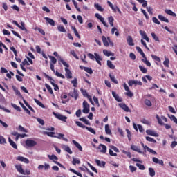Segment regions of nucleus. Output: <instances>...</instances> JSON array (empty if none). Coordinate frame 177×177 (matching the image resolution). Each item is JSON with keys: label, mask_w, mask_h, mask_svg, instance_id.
I'll list each match as a JSON object with an SVG mask.
<instances>
[{"label": "nucleus", "mask_w": 177, "mask_h": 177, "mask_svg": "<svg viewBox=\"0 0 177 177\" xmlns=\"http://www.w3.org/2000/svg\"><path fill=\"white\" fill-rule=\"evenodd\" d=\"M156 118L158 121V123L159 124V125H164L165 128L166 129H171V125L168 124H165L162 121H164L165 122H168V119H167V118L164 115H162L160 118L158 115H156Z\"/></svg>", "instance_id": "1"}, {"label": "nucleus", "mask_w": 177, "mask_h": 177, "mask_svg": "<svg viewBox=\"0 0 177 177\" xmlns=\"http://www.w3.org/2000/svg\"><path fill=\"white\" fill-rule=\"evenodd\" d=\"M88 57H89V59H91V60H95L100 66H102L101 62H102V60H103V58H102V57H100V55L99 54L95 53L94 55H93V54H92V53H88Z\"/></svg>", "instance_id": "2"}, {"label": "nucleus", "mask_w": 177, "mask_h": 177, "mask_svg": "<svg viewBox=\"0 0 177 177\" xmlns=\"http://www.w3.org/2000/svg\"><path fill=\"white\" fill-rule=\"evenodd\" d=\"M141 146L143 147L145 153H146V150H147L149 153H151V154H153V156H157V152L156 151L151 149L150 147H147V145H145L143 142H141Z\"/></svg>", "instance_id": "3"}, {"label": "nucleus", "mask_w": 177, "mask_h": 177, "mask_svg": "<svg viewBox=\"0 0 177 177\" xmlns=\"http://www.w3.org/2000/svg\"><path fill=\"white\" fill-rule=\"evenodd\" d=\"M25 145L28 147H34V146H37L36 141L31 140V139H27L25 142Z\"/></svg>", "instance_id": "4"}, {"label": "nucleus", "mask_w": 177, "mask_h": 177, "mask_svg": "<svg viewBox=\"0 0 177 177\" xmlns=\"http://www.w3.org/2000/svg\"><path fill=\"white\" fill-rule=\"evenodd\" d=\"M95 17L97 19H98V20L100 21L101 23H102V24L104 26V27H109V24H107V23H106V21H104V18L103 17H102V15H100L99 13H95Z\"/></svg>", "instance_id": "5"}, {"label": "nucleus", "mask_w": 177, "mask_h": 177, "mask_svg": "<svg viewBox=\"0 0 177 177\" xmlns=\"http://www.w3.org/2000/svg\"><path fill=\"white\" fill-rule=\"evenodd\" d=\"M82 113H84V114H88L89 113V104H88L86 101L83 102Z\"/></svg>", "instance_id": "6"}, {"label": "nucleus", "mask_w": 177, "mask_h": 177, "mask_svg": "<svg viewBox=\"0 0 177 177\" xmlns=\"http://www.w3.org/2000/svg\"><path fill=\"white\" fill-rule=\"evenodd\" d=\"M16 160L17 161H21V162H24L25 164H30V160L27 158L23 156H18Z\"/></svg>", "instance_id": "7"}, {"label": "nucleus", "mask_w": 177, "mask_h": 177, "mask_svg": "<svg viewBox=\"0 0 177 177\" xmlns=\"http://www.w3.org/2000/svg\"><path fill=\"white\" fill-rule=\"evenodd\" d=\"M139 33L140 34L143 39L147 41V42H150V39H149V37H147V34H146V32H145V30H140Z\"/></svg>", "instance_id": "8"}, {"label": "nucleus", "mask_w": 177, "mask_h": 177, "mask_svg": "<svg viewBox=\"0 0 177 177\" xmlns=\"http://www.w3.org/2000/svg\"><path fill=\"white\" fill-rule=\"evenodd\" d=\"M56 118L60 120V121H64V122H67V117L64 116L60 113L55 114Z\"/></svg>", "instance_id": "9"}, {"label": "nucleus", "mask_w": 177, "mask_h": 177, "mask_svg": "<svg viewBox=\"0 0 177 177\" xmlns=\"http://www.w3.org/2000/svg\"><path fill=\"white\" fill-rule=\"evenodd\" d=\"M65 77H66L68 80H71V78H73V73H71V71H70L68 68H65Z\"/></svg>", "instance_id": "10"}, {"label": "nucleus", "mask_w": 177, "mask_h": 177, "mask_svg": "<svg viewBox=\"0 0 177 177\" xmlns=\"http://www.w3.org/2000/svg\"><path fill=\"white\" fill-rule=\"evenodd\" d=\"M61 100L63 104H66L68 102H70V99H68V97L66 94L61 95Z\"/></svg>", "instance_id": "11"}, {"label": "nucleus", "mask_w": 177, "mask_h": 177, "mask_svg": "<svg viewBox=\"0 0 177 177\" xmlns=\"http://www.w3.org/2000/svg\"><path fill=\"white\" fill-rule=\"evenodd\" d=\"M153 162L155 164H159V165H161L162 167H164V161L162 160H160L156 157H153L152 158Z\"/></svg>", "instance_id": "12"}, {"label": "nucleus", "mask_w": 177, "mask_h": 177, "mask_svg": "<svg viewBox=\"0 0 177 177\" xmlns=\"http://www.w3.org/2000/svg\"><path fill=\"white\" fill-rule=\"evenodd\" d=\"M98 150H100L101 153H105L107 151V147L103 144H100L98 146Z\"/></svg>", "instance_id": "13"}, {"label": "nucleus", "mask_w": 177, "mask_h": 177, "mask_svg": "<svg viewBox=\"0 0 177 177\" xmlns=\"http://www.w3.org/2000/svg\"><path fill=\"white\" fill-rule=\"evenodd\" d=\"M119 107L122 109V110L126 111V113H129V111H131V110H129V107H128L125 103L119 104Z\"/></svg>", "instance_id": "14"}, {"label": "nucleus", "mask_w": 177, "mask_h": 177, "mask_svg": "<svg viewBox=\"0 0 177 177\" xmlns=\"http://www.w3.org/2000/svg\"><path fill=\"white\" fill-rule=\"evenodd\" d=\"M69 96L74 97L75 100H77V99H78V91H77L75 88L73 89V92L69 93Z\"/></svg>", "instance_id": "15"}, {"label": "nucleus", "mask_w": 177, "mask_h": 177, "mask_svg": "<svg viewBox=\"0 0 177 177\" xmlns=\"http://www.w3.org/2000/svg\"><path fill=\"white\" fill-rule=\"evenodd\" d=\"M131 150H133V151H136L137 153H139L140 154H145V152L141 151H140V149L138 148V146L131 145Z\"/></svg>", "instance_id": "16"}, {"label": "nucleus", "mask_w": 177, "mask_h": 177, "mask_svg": "<svg viewBox=\"0 0 177 177\" xmlns=\"http://www.w3.org/2000/svg\"><path fill=\"white\" fill-rule=\"evenodd\" d=\"M127 44L129 46H134L135 43H133V39H132L131 36H128L127 38Z\"/></svg>", "instance_id": "17"}, {"label": "nucleus", "mask_w": 177, "mask_h": 177, "mask_svg": "<svg viewBox=\"0 0 177 177\" xmlns=\"http://www.w3.org/2000/svg\"><path fill=\"white\" fill-rule=\"evenodd\" d=\"M72 142L75 146V147H77V149H78V150L80 151H82V146H81V145H80V143H78V142H77L75 140H73L72 141Z\"/></svg>", "instance_id": "18"}, {"label": "nucleus", "mask_w": 177, "mask_h": 177, "mask_svg": "<svg viewBox=\"0 0 177 177\" xmlns=\"http://www.w3.org/2000/svg\"><path fill=\"white\" fill-rule=\"evenodd\" d=\"M44 135H47V136H50V138H56V133L51 131H44Z\"/></svg>", "instance_id": "19"}, {"label": "nucleus", "mask_w": 177, "mask_h": 177, "mask_svg": "<svg viewBox=\"0 0 177 177\" xmlns=\"http://www.w3.org/2000/svg\"><path fill=\"white\" fill-rule=\"evenodd\" d=\"M44 19L47 21V23H48V24H50V26H52L53 27L55 26V20H53L48 17H46Z\"/></svg>", "instance_id": "20"}, {"label": "nucleus", "mask_w": 177, "mask_h": 177, "mask_svg": "<svg viewBox=\"0 0 177 177\" xmlns=\"http://www.w3.org/2000/svg\"><path fill=\"white\" fill-rule=\"evenodd\" d=\"M8 142H9L10 146H12V147H13V149H17V145L16 144V142H15L13 141V140H12V138H10V137L8 138Z\"/></svg>", "instance_id": "21"}, {"label": "nucleus", "mask_w": 177, "mask_h": 177, "mask_svg": "<svg viewBox=\"0 0 177 177\" xmlns=\"http://www.w3.org/2000/svg\"><path fill=\"white\" fill-rule=\"evenodd\" d=\"M146 133H147L150 136H158V134L156 133V131L150 129L147 130Z\"/></svg>", "instance_id": "22"}, {"label": "nucleus", "mask_w": 177, "mask_h": 177, "mask_svg": "<svg viewBox=\"0 0 177 177\" xmlns=\"http://www.w3.org/2000/svg\"><path fill=\"white\" fill-rule=\"evenodd\" d=\"M15 168L17 171L19 172V174L24 173V170L23 169V167L21 166V165H15Z\"/></svg>", "instance_id": "23"}, {"label": "nucleus", "mask_w": 177, "mask_h": 177, "mask_svg": "<svg viewBox=\"0 0 177 177\" xmlns=\"http://www.w3.org/2000/svg\"><path fill=\"white\" fill-rule=\"evenodd\" d=\"M112 95L117 102H122V99L120 98V96L115 91H112Z\"/></svg>", "instance_id": "24"}, {"label": "nucleus", "mask_w": 177, "mask_h": 177, "mask_svg": "<svg viewBox=\"0 0 177 177\" xmlns=\"http://www.w3.org/2000/svg\"><path fill=\"white\" fill-rule=\"evenodd\" d=\"M95 162L97 164V165H98V167H102V168H104V167H106V162L104 161H100L99 160H95Z\"/></svg>", "instance_id": "25"}, {"label": "nucleus", "mask_w": 177, "mask_h": 177, "mask_svg": "<svg viewBox=\"0 0 177 177\" xmlns=\"http://www.w3.org/2000/svg\"><path fill=\"white\" fill-rule=\"evenodd\" d=\"M44 77L46 78H47V80H49L51 85L55 84V80L53 78H52L50 76H49V75L46 74V73H44Z\"/></svg>", "instance_id": "26"}, {"label": "nucleus", "mask_w": 177, "mask_h": 177, "mask_svg": "<svg viewBox=\"0 0 177 177\" xmlns=\"http://www.w3.org/2000/svg\"><path fill=\"white\" fill-rule=\"evenodd\" d=\"M55 138H57V139H62L64 142H68V139L64 138V134L63 133H58Z\"/></svg>", "instance_id": "27"}, {"label": "nucleus", "mask_w": 177, "mask_h": 177, "mask_svg": "<svg viewBox=\"0 0 177 177\" xmlns=\"http://www.w3.org/2000/svg\"><path fill=\"white\" fill-rule=\"evenodd\" d=\"M136 50L138 52H139V53L141 55V56L143 57V59H146V55H145V53L143 52V50H142V48H140V47L137 46L136 48Z\"/></svg>", "instance_id": "28"}, {"label": "nucleus", "mask_w": 177, "mask_h": 177, "mask_svg": "<svg viewBox=\"0 0 177 177\" xmlns=\"http://www.w3.org/2000/svg\"><path fill=\"white\" fill-rule=\"evenodd\" d=\"M94 8L98 10V12H104V8H102V6L99 5V3H95L94 4Z\"/></svg>", "instance_id": "29"}, {"label": "nucleus", "mask_w": 177, "mask_h": 177, "mask_svg": "<svg viewBox=\"0 0 177 177\" xmlns=\"http://www.w3.org/2000/svg\"><path fill=\"white\" fill-rule=\"evenodd\" d=\"M158 18L159 19V20H160V21H165V23H169V20H168V19L165 18L162 15H159L158 16Z\"/></svg>", "instance_id": "30"}, {"label": "nucleus", "mask_w": 177, "mask_h": 177, "mask_svg": "<svg viewBox=\"0 0 177 177\" xmlns=\"http://www.w3.org/2000/svg\"><path fill=\"white\" fill-rule=\"evenodd\" d=\"M108 21L111 27H114V17L113 16H110L108 17Z\"/></svg>", "instance_id": "31"}, {"label": "nucleus", "mask_w": 177, "mask_h": 177, "mask_svg": "<svg viewBox=\"0 0 177 177\" xmlns=\"http://www.w3.org/2000/svg\"><path fill=\"white\" fill-rule=\"evenodd\" d=\"M165 12L167 13V15H169V16H173V17H176V14L171 10H165Z\"/></svg>", "instance_id": "32"}, {"label": "nucleus", "mask_w": 177, "mask_h": 177, "mask_svg": "<svg viewBox=\"0 0 177 177\" xmlns=\"http://www.w3.org/2000/svg\"><path fill=\"white\" fill-rule=\"evenodd\" d=\"M20 106L22 107V109L24 110V111H26V113L27 114H31V111H30V110H28V109H27V107H26V106H24V103H21L19 102Z\"/></svg>", "instance_id": "33"}, {"label": "nucleus", "mask_w": 177, "mask_h": 177, "mask_svg": "<svg viewBox=\"0 0 177 177\" xmlns=\"http://www.w3.org/2000/svg\"><path fill=\"white\" fill-rule=\"evenodd\" d=\"M48 157L49 158V160H51V161H53V162H55V161H57V160H59V158H57V156H56L55 155H48Z\"/></svg>", "instance_id": "34"}, {"label": "nucleus", "mask_w": 177, "mask_h": 177, "mask_svg": "<svg viewBox=\"0 0 177 177\" xmlns=\"http://www.w3.org/2000/svg\"><path fill=\"white\" fill-rule=\"evenodd\" d=\"M114 32H115L116 37H119L120 32H118V29H117V28H115V27H113L111 29V34L114 35Z\"/></svg>", "instance_id": "35"}, {"label": "nucleus", "mask_w": 177, "mask_h": 177, "mask_svg": "<svg viewBox=\"0 0 177 177\" xmlns=\"http://www.w3.org/2000/svg\"><path fill=\"white\" fill-rule=\"evenodd\" d=\"M103 53H104V55H105V56H107L108 57H109V56H114V53H111V51H109L107 50H104Z\"/></svg>", "instance_id": "36"}, {"label": "nucleus", "mask_w": 177, "mask_h": 177, "mask_svg": "<svg viewBox=\"0 0 177 177\" xmlns=\"http://www.w3.org/2000/svg\"><path fill=\"white\" fill-rule=\"evenodd\" d=\"M71 82L74 88H77V86H78V79H77V77H75L74 80H71Z\"/></svg>", "instance_id": "37"}, {"label": "nucleus", "mask_w": 177, "mask_h": 177, "mask_svg": "<svg viewBox=\"0 0 177 177\" xmlns=\"http://www.w3.org/2000/svg\"><path fill=\"white\" fill-rule=\"evenodd\" d=\"M107 66L111 70H114V68H115V66L114 64H113V62L110 60L107 61Z\"/></svg>", "instance_id": "38"}, {"label": "nucleus", "mask_w": 177, "mask_h": 177, "mask_svg": "<svg viewBox=\"0 0 177 177\" xmlns=\"http://www.w3.org/2000/svg\"><path fill=\"white\" fill-rule=\"evenodd\" d=\"M72 30H73L75 37H77V38H78L79 39H81V36H80V34L78 33V31L77 30V28H75V26L72 27Z\"/></svg>", "instance_id": "39"}, {"label": "nucleus", "mask_w": 177, "mask_h": 177, "mask_svg": "<svg viewBox=\"0 0 177 177\" xmlns=\"http://www.w3.org/2000/svg\"><path fill=\"white\" fill-rule=\"evenodd\" d=\"M102 39L104 46H109V39H107V38H106L105 36H102Z\"/></svg>", "instance_id": "40"}, {"label": "nucleus", "mask_w": 177, "mask_h": 177, "mask_svg": "<svg viewBox=\"0 0 177 177\" xmlns=\"http://www.w3.org/2000/svg\"><path fill=\"white\" fill-rule=\"evenodd\" d=\"M105 132L106 135H111V129H110L109 124L105 125Z\"/></svg>", "instance_id": "41"}, {"label": "nucleus", "mask_w": 177, "mask_h": 177, "mask_svg": "<svg viewBox=\"0 0 177 177\" xmlns=\"http://www.w3.org/2000/svg\"><path fill=\"white\" fill-rule=\"evenodd\" d=\"M64 150L66 151V153H68L69 154H73V151H71V149H70V147L67 145L64 146Z\"/></svg>", "instance_id": "42"}, {"label": "nucleus", "mask_w": 177, "mask_h": 177, "mask_svg": "<svg viewBox=\"0 0 177 177\" xmlns=\"http://www.w3.org/2000/svg\"><path fill=\"white\" fill-rule=\"evenodd\" d=\"M109 78L112 82L114 84H118V81L115 79V77L114 75H112L111 74H109Z\"/></svg>", "instance_id": "43"}, {"label": "nucleus", "mask_w": 177, "mask_h": 177, "mask_svg": "<svg viewBox=\"0 0 177 177\" xmlns=\"http://www.w3.org/2000/svg\"><path fill=\"white\" fill-rule=\"evenodd\" d=\"M49 59L51 61L50 64H56V63H57V59H56V57L53 56H49Z\"/></svg>", "instance_id": "44"}, {"label": "nucleus", "mask_w": 177, "mask_h": 177, "mask_svg": "<svg viewBox=\"0 0 177 177\" xmlns=\"http://www.w3.org/2000/svg\"><path fill=\"white\" fill-rule=\"evenodd\" d=\"M59 62L63 64V66L66 67V68H68V67H70V65L67 62H66V61H64L63 59L60 58Z\"/></svg>", "instance_id": "45"}, {"label": "nucleus", "mask_w": 177, "mask_h": 177, "mask_svg": "<svg viewBox=\"0 0 177 177\" xmlns=\"http://www.w3.org/2000/svg\"><path fill=\"white\" fill-rule=\"evenodd\" d=\"M34 101L35 102L36 104H38V106H39L40 107H42V109H45V105H44V104H42V102H41L37 98H35Z\"/></svg>", "instance_id": "46"}, {"label": "nucleus", "mask_w": 177, "mask_h": 177, "mask_svg": "<svg viewBox=\"0 0 177 177\" xmlns=\"http://www.w3.org/2000/svg\"><path fill=\"white\" fill-rule=\"evenodd\" d=\"M57 30H58V31H59V32H66V28H64V26H61V25L57 26Z\"/></svg>", "instance_id": "47"}, {"label": "nucleus", "mask_w": 177, "mask_h": 177, "mask_svg": "<svg viewBox=\"0 0 177 177\" xmlns=\"http://www.w3.org/2000/svg\"><path fill=\"white\" fill-rule=\"evenodd\" d=\"M149 172L150 176H151V177H153L156 175V171H154V169H153V167L149 168Z\"/></svg>", "instance_id": "48"}, {"label": "nucleus", "mask_w": 177, "mask_h": 177, "mask_svg": "<svg viewBox=\"0 0 177 177\" xmlns=\"http://www.w3.org/2000/svg\"><path fill=\"white\" fill-rule=\"evenodd\" d=\"M72 164L73 165H77V164H81V160H80V159H78V158H73Z\"/></svg>", "instance_id": "49"}, {"label": "nucleus", "mask_w": 177, "mask_h": 177, "mask_svg": "<svg viewBox=\"0 0 177 177\" xmlns=\"http://www.w3.org/2000/svg\"><path fill=\"white\" fill-rule=\"evenodd\" d=\"M151 35L152 37V38L154 39V41H156V42H160V38L158 37L157 35H156V33L152 32L151 33Z\"/></svg>", "instance_id": "50"}, {"label": "nucleus", "mask_w": 177, "mask_h": 177, "mask_svg": "<svg viewBox=\"0 0 177 177\" xmlns=\"http://www.w3.org/2000/svg\"><path fill=\"white\" fill-rule=\"evenodd\" d=\"M79 120H80V121L84 122L86 125H91V123L89 122V121L88 120H86L85 118V117L80 118Z\"/></svg>", "instance_id": "51"}, {"label": "nucleus", "mask_w": 177, "mask_h": 177, "mask_svg": "<svg viewBox=\"0 0 177 177\" xmlns=\"http://www.w3.org/2000/svg\"><path fill=\"white\" fill-rule=\"evenodd\" d=\"M45 86L46 89L48 91V92L50 93V95H53V90L52 89V87L49 86L48 84H45Z\"/></svg>", "instance_id": "52"}, {"label": "nucleus", "mask_w": 177, "mask_h": 177, "mask_svg": "<svg viewBox=\"0 0 177 177\" xmlns=\"http://www.w3.org/2000/svg\"><path fill=\"white\" fill-rule=\"evenodd\" d=\"M146 140H147V142H151V143H156L157 141L156 140H154V138L149 137V136H147L145 138Z\"/></svg>", "instance_id": "53"}, {"label": "nucleus", "mask_w": 177, "mask_h": 177, "mask_svg": "<svg viewBox=\"0 0 177 177\" xmlns=\"http://www.w3.org/2000/svg\"><path fill=\"white\" fill-rule=\"evenodd\" d=\"M142 62H143V63H145L146 64V66H147L148 67H151V63H150V62L149 60H147V58L142 59Z\"/></svg>", "instance_id": "54"}, {"label": "nucleus", "mask_w": 177, "mask_h": 177, "mask_svg": "<svg viewBox=\"0 0 177 177\" xmlns=\"http://www.w3.org/2000/svg\"><path fill=\"white\" fill-rule=\"evenodd\" d=\"M168 117L170 118L171 121H174V122H175V124H177V118L176 117H175V115H170L169 114H168Z\"/></svg>", "instance_id": "55"}, {"label": "nucleus", "mask_w": 177, "mask_h": 177, "mask_svg": "<svg viewBox=\"0 0 177 177\" xmlns=\"http://www.w3.org/2000/svg\"><path fill=\"white\" fill-rule=\"evenodd\" d=\"M12 89H13L14 92H15V94L17 95V96H21V93H20L19 89H17V88H16V86H12Z\"/></svg>", "instance_id": "56"}, {"label": "nucleus", "mask_w": 177, "mask_h": 177, "mask_svg": "<svg viewBox=\"0 0 177 177\" xmlns=\"http://www.w3.org/2000/svg\"><path fill=\"white\" fill-rule=\"evenodd\" d=\"M54 73L55 74V75L57 77H59V78H62L63 80H64V78H66V77L64 76L63 74L59 73V71H56Z\"/></svg>", "instance_id": "57"}, {"label": "nucleus", "mask_w": 177, "mask_h": 177, "mask_svg": "<svg viewBox=\"0 0 177 177\" xmlns=\"http://www.w3.org/2000/svg\"><path fill=\"white\" fill-rule=\"evenodd\" d=\"M18 28H20V30H22V31H26V32L28 31L27 28L24 26V22H21V26L19 25Z\"/></svg>", "instance_id": "58"}, {"label": "nucleus", "mask_w": 177, "mask_h": 177, "mask_svg": "<svg viewBox=\"0 0 177 177\" xmlns=\"http://www.w3.org/2000/svg\"><path fill=\"white\" fill-rule=\"evenodd\" d=\"M144 102H145V104L146 106H147L148 107H151L152 104H151V101H150V100L146 99V100H145Z\"/></svg>", "instance_id": "59"}, {"label": "nucleus", "mask_w": 177, "mask_h": 177, "mask_svg": "<svg viewBox=\"0 0 177 177\" xmlns=\"http://www.w3.org/2000/svg\"><path fill=\"white\" fill-rule=\"evenodd\" d=\"M84 70L86 71V73H88V74H93V71L91 68L86 67L84 68Z\"/></svg>", "instance_id": "60"}, {"label": "nucleus", "mask_w": 177, "mask_h": 177, "mask_svg": "<svg viewBox=\"0 0 177 177\" xmlns=\"http://www.w3.org/2000/svg\"><path fill=\"white\" fill-rule=\"evenodd\" d=\"M69 171H71V172H73V174H75V175H77V176L82 177V174L81 173L77 172L74 169H70Z\"/></svg>", "instance_id": "61"}, {"label": "nucleus", "mask_w": 177, "mask_h": 177, "mask_svg": "<svg viewBox=\"0 0 177 177\" xmlns=\"http://www.w3.org/2000/svg\"><path fill=\"white\" fill-rule=\"evenodd\" d=\"M136 1H138V2H139L140 3H142L143 8H146V6H147V1L146 0H136Z\"/></svg>", "instance_id": "62"}, {"label": "nucleus", "mask_w": 177, "mask_h": 177, "mask_svg": "<svg viewBox=\"0 0 177 177\" xmlns=\"http://www.w3.org/2000/svg\"><path fill=\"white\" fill-rule=\"evenodd\" d=\"M139 68L142 74H146L147 73V69L145 68V66H142V65H140Z\"/></svg>", "instance_id": "63"}, {"label": "nucleus", "mask_w": 177, "mask_h": 177, "mask_svg": "<svg viewBox=\"0 0 177 177\" xmlns=\"http://www.w3.org/2000/svg\"><path fill=\"white\" fill-rule=\"evenodd\" d=\"M163 64L165 67H169V59L165 58V61L163 62Z\"/></svg>", "instance_id": "64"}]
</instances>
